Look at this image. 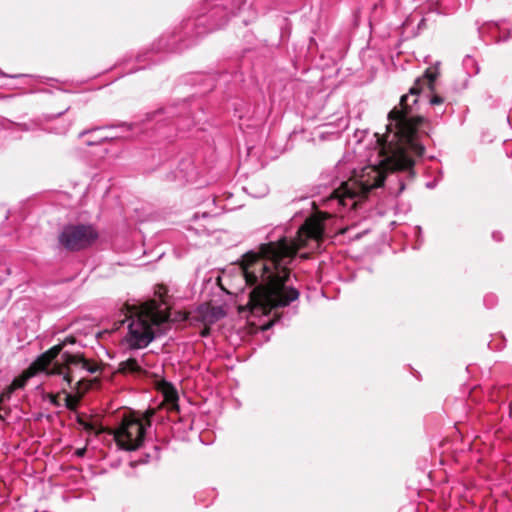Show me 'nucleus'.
<instances>
[{"instance_id":"f257e3e1","label":"nucleus","mask_w":512,"mask_h":512,"mask_svg":"<svg viewBox=\"0 0 512 512\" xmlns=\"http://www.w3.org/2000/svg\"><path fill=\"white\" fill-rule=\"evenodd\" d=\"M322 235V223L307 219L295 238L283 236L261 244L258 252L244 255L242 268L246 283L255 285L247 304L253 315H267L272 309L286 307L299 298L290 264L300 248H316Z\"/></svg>"},{"instance_id":"f03ea898","label":"nucleus","mask_w":512,"mask_h":512,"mask_svg":"<svg viewBox=\"0 0 512 512\" xmlns=\"http://www.w3.org/2000/svg\"><path fill=\"white\" fill-rule=\"evenodd\" d=\"M416 82L409 90V94L400 99L401 110L390 111V118L395 121L396 130L392 132L391 124L388 126V134L383 138L382 151L385 160L390 164V169L412 172L414 160L411 155L422 156L425 147L418 141L417 127L421 118H410L408 99L409 95L416 96L420 88Z\"/></svg>"},{"instance_id":"7ed1b4c3","label":"nucleus","mask_w":512,"mask_h":512,"mask_svg":"<svg viewBox=\"0 0 512 512\" xmlns=\"http://www.w3.org/2000/svg\"><path fill=\"white\" fill-rule=\"evenodd\" d=\"M170 320V314L156 300L126 305L125 318L127 332L122 344L131 350L147 347L155 338L159 326Z\"/></svg>"},{"instance_id":"20e7f679","label":"nucleus","mask_w":512,"mask_h":512,"mask_svg":"<svg viewBox=\"0 0 512 512\" xmlns=\"http://www.w3.org/2000/svg\"><path fill=\"white\" fill-rule=\"evenodd\" d=\"M384 177L375 165L364 167L358 174L347 181L324 200V205L333 213H341L342 209L355 208L358 199L363 198L370 190L382 186Z\"/></svg>"},{"instance_id":"39448f33","label":"nucleus","mask_w":512,"mask_h":512,"mask_svg":"<svg viewBox=\"0 0 512 512\" xmlns=\"http://www.w3.org/2000/svg\"><path fill=\"white\" fill-rule=\"evenodd\" d=\"M153 415L154 411L148 410L145 418L124 417L113 432L117 445L128 451L138 449L144 441L146 428L150 426V417Z\"/></svg>"},{"instance_id":"423d86ee","label":"nucleus","mask_w":512,"mask_h":512,"mask_svg":"<svg viewBox=\"0 0 512 512\" xmlns=\"http://www.w3.org/2000/svg\"><path fill=\"white\" fill-rule=\"evenodd\" d=\"M61 365H55L51 370L47 371V375H62L63 380L71 385L76 381L79 389L85 375L94 374L99 370V366L85 359L80 354H71L69 352L62 353Z\"/></svg>"},{"instance_id":"0eeeda50","label":"nucleus","mask_w":512,"mask_h":512,"mask_svg":"<svg viewBox=\"0 0 512 512\" xmlns=\"http://www.w3.org/2000/svg\"><path fill=\"white\" fill-rule=\"evenodd\" d=\"M74 342V338H66L63 342L54 345L52 348L41 354L26 370L22 372L21 375L12 381L7 390L2 393L1 398L3 399L4 397H9L13 391L24 388L27 381L38 373H47V371H49L48 366L62 352L63 348L68 343L73 344Z\"/></svg>"},{"instance_id":"6e6552de","label":"nucleus","mask_w":512,"mask_h":512,"mask_svg":"<svg viewBox=\"0 0 512 512\" xmlns=\"http://www.w3.org/2000/svg\"><path fill=\"white\" fill-rule=\"evenodd\" d=\"M98 233L92 225H66L59 234V242L66 249L78 251L93 244Z\"/></svg>"},{"instance_id":"1a4fd4ad","label":"nucleus","mask_w":512,"mask_h":512,"mask_svg":"<svg viewBox=\"0 0 512 512\" xmlns=\"http://www.w3.org/2000/svg\"><path fill=\"white\" fill-rule=\"evenodd\" d=\"M143 359L129 358L119 364V372L123 374L141 375L145 372L142 367Z\"/></svg>"},{"instance_id":"9d476101","label":"nucleus","mask_w":512,"mask_h":512,"mask_svg":"<svg viewBox=\"0 0 512 512\" xmlns=\"http://www.w3.org/2000/svg\"><path fill=\"white\" fill-rule=\"evenodd\" d=\"M164 401L169 405L170 410H178V393L176 389L170 384H164L162 387Z\"/></svg>"},{"instance_id":"9b49d317","label":"nucleus","mask_w":512,"mask_h":512,"mask_svg":"<svg viewBox=\"0 0 512 512\" xmlns=\"http://www.w3.org/2000/svg\"><path fill=\"white\" fill-rule=\"evenodd\" d=\"M234 13H235L234 8L227 10V8H223V7H218V6L214 7L211 11L210 17L211 18H214L216 16L220 17V22L215 23L214 27L218 28V27H221L222 25L226 24L229 19V16L233 15Z\"/></svg>"},{"instance_id":"f8f14e48","label":"nucleus","mask_w":512,"mask_h":512,"mask_svg":"<svg viewBox=\"0 0 512 512\" xmlns=\"http://www.w3.org/2000/svg\"><path fill=\"white\" fill-rule=\"evenodd\" d=\"M388 120H389V123L387 124L386 126V133L382 136H379V134H376V137L377 138V144L379 146V154L380 156L382 157V159L380 160V163L383 164V165H386L388 168H390V164L385 160V155L382 151V146H383V138L386 137V135L388 134L389 130H388V126L391 124V131L394 132L396 130L395 128V121L393 119L390 118V113L388 114Z\"/></svg>"},{"instance_id":"ddd939ff","label":"nucleus","mask_w":512,"mask_h":512,"mask_svg":"<svg viewBox=\"0 0 512 512\" xmlns=\"http://www.w3.org/2000/svg\"><path fill=\"white\" fill-rule=\"evenodd\" d=\"M62 393L64 394V406L69 410H76L80 401L81 395H72L70 393H66L63 389Z\"/></svg>"},{"instance_id":"4468645a","label":"nucleus","mask_w":512,"mask_h":512,"mask_svg":"<svg viewBox=\"0 0 512 512\" xmlns=\"http://www.w3.org/2000/svg\"><path fill=\"white\" fill-rule=\"evenodd\" d=\"M199 221H200V217L198 214H195L193 219H192V222L196 225L195 227H193V229H195V231L197 233H201V234H210L212 229L210 226H206V225H203L201 226L199 224Z\"/></svg>"},{"instance_id":"2eb2a0df","label":"nucleus","mask_w":512,"mask_h":512,"mask_svg":"<svg viewBox=\"0 0 512 512\" xmlns=\"http://www.w3.org/2000/svg\"><path fill=\"white\" fill-rule=\"evenodd\" d=\"M60 395H61V393H57V394L50 393L47 395V399H48L49 403L51 405H53L54 407H61L62 404L60 402Z\"/></svg>"},{"instance_id":"dca6fc26","label":"nucleus","mask_w":512,"mask_h":512,"mask_svg":"<svg viewBox=\"0 0 512 512\" xmlns=\"http://www.w3.org/2000/svg\"><path fill=\"white\" fill-rule=\"evenodd\" d=\"M78 423L81 425V427H82L84 430H86V431H88V432H90V433H92V432H93V433H95V434H98V433H99V431L95 428V426H94L92 423H89V422L84 421V420H82V419H79V420H78Z\"/></svg>"},{"instance_id":"f3484780","label":"nucleus","mask_w":512,"mask_h":512,"mask_svg":"<svg viewBox=\"0 0 512 512\" xmlns=\"http://www.w3.org/2000/svg\"><path fill=\"white\" fill-rule=\"evenodd\" d=\"M425 77L428 79V82H429V85H432L434 80L436 79V74L435 73H432V72H429L427 71L425 73Z\"/></svg>"},{"instance_id":"a211bd4d","label":"nucleus","mask_w":512,"mask_h":512,"mask_svg":"<svg viewBox=\"0 0 512 512\" xmlns=\"http://www.w3.org/2000/svg\"><path fill=\"white\" fill-rule=\"evenodd\" d=\"M430 103L432 105L442 104L443 103V98L440 97V96L435 95V96H433L431 98Z\"/></svg>"},{"instance_id":"6ab92c4d","label":"nucleus","mask_w":512,"mask_h":512,"mask_svg":"<svg viewBox=\"0 0 512 512\" xmlns=\"http://www.w3.org/2000/svg\"><path fill=\"white\" fill-rule=\"evenodd\" d=\"M484 301L488 307H492L495 302V296H493V295L486 296Z\"/></svg>"},{"instance_id":"aec40b11","label":"nucleus","mask_w":512,"mask_h":512,"mask_svg":"<svg viewBox=\"0 0 512 512\" xmlns=\"http://www.w3.org/2000/svg\"><path fill=\"white\" fill-rule=\"evenodd\" d=\"M493 238L496 240V241H501L502 240V236L500 233L498 232H494L493 233Z\"/></svg>"},{"instance_id":"412c9836","label":"nucleus","mask_w":512,"mask_h":512,"mask_svg":"<svg viewBox=\"0 0 512 512\" xmlns=\"http://www.w3.org/2000/svg\"><path fill=\"white\" fill-rule=\"evenodd\" d=\"M84 451H85L84 449H81V450H77V452H76V453H77V455H79V456H83Z\"/></svg>"},{"instance_id":"4be33fe9","label":"nucleus","mask_w":512,"mask_h":512,"mask_svg":"<svg viewBox=\"0 0 512 512\" xmlns=\"http://www.w3.org/2000/svg\"><path fill=\"white\" fill-rule=\"evenodd\" d=\"M88 132H89V131H83V132H81V133L79 134V137H80V138H81V137H83V136H84L85 134H87Z\"/></svg>"},{"instance_id":"5701e85b","label":"nucleus","mask_w":512,"mask_h":512,"mask_svg":"<svg viewBox=\"0 0 512 512\" xmlns=\"http://www.w3.org/2000/svg\"><path fill=\"white\" fill-rule=\"evenodd\" d=\"M202 219H206V218H209V216L206 214V213H203L202 216H201Z\"/></svg>"}]
</instances>
